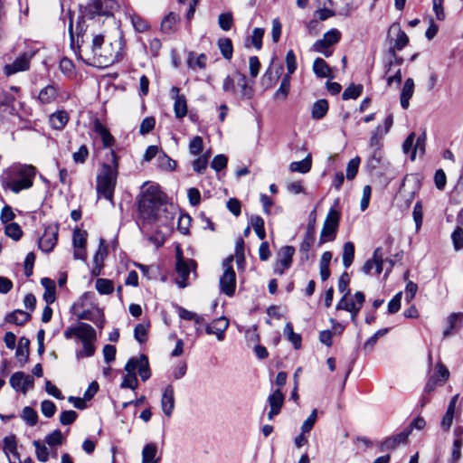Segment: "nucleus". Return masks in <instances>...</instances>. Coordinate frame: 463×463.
<instances>
[{"label":"nucleus","instance_id":"nucleus-6","mask_svg":"<svg viewBox=\"0 0 463 463\" xmlns=\"http://www.w3.org/2000/svg\"><path fill=\"white\" fill-rule=\"evenodd\" d=\"M394 266L391 259H384V252L382 247L374 250L373 259L368 260L363 266V272L368 275H378L385 269L383 278L385 279Z\"/></svg>","mask_w":463,"mask_h":463},{"label":"nucleus","instance_id":"nucleus-23","mask_svg":"<svg viewBox=\"0 0 463 463\" xmlns=\"http://www.w3.org/2000/svg\"><path fill=\"white\" fill-rule=\"evenodd\" d=\"M128 361L134 362L135 371H138V374L143 382L148 380L151 376L148 358L146 354H140L139 357H132Z\"/></svg>","mask_w":463,"mask_h":463},{"label":"nucleus","instance_id":"nucleus-24","mask_svg":"<svg viewBox=\"0 0 463 463\" xmlns=\"http://www.w3.org/2000/svg\"><path fill=\"white\" fill-rule=\"evenodd\" d=\"M269 403L270 406V411L269 412L268 418L269 420H271L274 415H277L279 413L280 409L284 402V395L280 392L279 389L274 391L269 396Z\"/></svg>","mask_w":463,"mask_h":463},{"label":"nucleus","instance_id":"nucleus-36","mask_svg":"<svg viewBox=\"0 0 463 463\" xmlns=\"http://www.w3.org/2000/svg\"><path fill=\"white\" fill-rule=\"evenodd\" d=\"M29 345L30 341L26 337L19 339L18 347L15 352V356L21 364H25L29 357Z\"/></svg>","mask_w":463,"mask_h":463},{"label":"nucleus","instance_id":"nucleus-58","mask_svg":"<svg viewBox=\"0 0 463 463\" xmlns=\"http://www.w3.org/2000/svg\"><path fill=\"white\" fill-rule=\"evenodd\" d=\"M233 19L232 13L221 14L218 17L219 26L223 31H229L232 26Z\"/></svg>","mask_w":463,"mask_h":463},{"label":"nucleus","instance_id":"nucleus-5","mask_svg":"<svg viewBox=\"0 0 463 463\" xmlns=\"http://www.w3.org/2000/svg\"><path fill=\"white\" fill-rule=\"evenodd\" d=\"M63 335L68 340L76 336L82 344V349L76 352L78 359L94 355L96 351L94 342L97 340V333L90 324L80 322L77 326H69L64 331Z\"/></svg>","mask_w":463,"mask_h":463},{"label":"nucleus","instance_id":"nucleus-47","mask_svg":"<svg viewBox=\"0 0 463 463\" xmlns=\"http://www.w3.org/2000/svg\"><path fill=\"white\" fill-rule=\"evenodd\" d=\"M250 224L256 232L257 236L263 240L266 236L265 229H264V220L260 216H251Z\"/></svg>","mask_w":463,"mask_h":463},{"label":"nucleus","instance_id":"nucleus-53","mask_svg":"<svg viewBox=\"0 0 463 463\" xmlns=\"http://www.w3.org/2000/svg\"><path fill=\"white\" fill-rule=\"evenodd\" d=\"M360 162L359 156H355L348 162L346 166V178L348 180H353L356 176Z\"/></svg>","mask_w":463,"mask_h":463},{"label":"nucleus","instance_id":"nucleus-3","mask_svg":"<svg viewBox=\"0 0 463 463\" xmlns=\"http://www.w3.org/2000/svg\"><path fill=\"white\" fill-rule=\"evenodd\" d=\"M36 168L32 165L14 164L0 175V183L4 189L14 194L30 189L33 184Z\"/></svg>","mask_w":463,"mask_h":463},{"label":"nucleus","instance_id":"nucleus-27","mask_svg":"<svg viewBox=\"0 0 463 463\" xmlns=\"http://www.w3.org/2000/svg\"><path fill=\"white\" fill-rule=\"evenodd\" d=\"M462 321L463 312L450 314L447 318L448 326L443 330V336L448 337L451 335L454 331L458 330L461 327Z\"/></svg>","mask_w":463,"mask_h":463},{"label":"nucleus","instance_id":"nucleus-18","mask_svg":"<svg viewBox=\"0 0 463 463\" xmlns=\"http://www.w3.org/2000/svg\"><path fill=\"white\" fill-rule=\"evenodd\" d=\"M171 98L174 99V111L175 118L181 119L187 114V102L184 95L180 94L178 87H172L170 90Z\"/></svg>","mask_w":463,"mask_h":463},{"label":"nucleus","instance_id":"nucleus-31","mask_svg":"<svg viewBox=\"0 0 463 463\" xmlns=\"http://www.w3.org/2000/svg\"><path fill=\"white\" fill-rule=\"evenodd\" d=\"M57 96V87L53 84H50L40 90L38 99L43 104H50L56 99Z\"/></svg>","mask_w":463,"mask_h":463},{"label":"nucleus","instance_id":"nucleus-33","mask_svg":"<svg viewBox=\"0 0 463 463\" xmlns=\"http://www.w3.org/2000/svg\"><path fill=\"white\" fill-rule=\"evenodd\" d=\"M156 454L157 446L155 443L146 444L142 449V463H159L160 458Z\"/></svg>","mask_w":463,"mask_h":463},{"label":"nucleus","instance_id":"nucleus-43","mask_svg":"<svg viewBox=\"0 0 463 463\" xmlns=\"http://www.w3.org/2000/svg\"><path fill=\"white\" fill-rule=\"evenodd\" d=\"M354 258V245L351 241H347L343 247V264L347 269L351 266Z\"/></svg>","mask_w":463,"mask_h":463},{"label":"nucleus","instance_id":"nucleus-57","mask_svg":"<svg viewBox=\"0 0 463 463\" xmlns=\"http://www.w3.org/2000/svg\"><path fill=\"white\" fill-rule=\"evenodd\" d=\"M87 241V232L80 229L73 232L72 243L73 247H85Z\"/></svg>","mask_w":463,"mask_h":463},{"label":"nucleus","instance_id":"nucleus-25","mask_svg":"<svg viewBox=\"0 0 463 463\" xmlns=\"http://www.w3.org/2000/svg\"><path fill=\"white\" fill-rule=\"evenodd\" d=\"M125 370L128 373L125 375L120 387L124 389L129 388L131 390H135L137 386V378L135 373L134 362L128 361L125 365Z\"/></svg>","mask_w":463,"mask_h":463},{"label":"nucleus","instance_id":"nucleus-37","mask_svg":"<svg viewBox=\"0 0 463 463\" xmlns=\"http://www.w3.org/2000/svg\"><path fill=\"white\" fill-rule=\"evenodd\" d=\"M31 316L28 312L23 311L21 309H16L12 313H9L5 317V321L8 323H13L17 326H22L25 322L30 319Z\"/></svg>","mask_w":463,"mask_h":463},{"label":"nucleus","instance_id":"nucleus-29","mask_svg":"<svg viewBox=\"0 0 463 463\" xmlns=\"http://www.w3.org/2000/svg\"><path fill=\"white\" fill-rule=\"evenodd\" d=\"M414 92V80L411 78H408L402 87L401 92V106L402 109H407L410 105V99Z\"/></svg>","mask_w":463,"mask_h":463},{"label":"nucleus","instance_id":"nucleus-21","mask_svg":"<svg viewBox=\"0 0 463 463\" xmlns=\"http://www.w3.org/2000/svg\"><path fill=\"white\" fill-rule=\"evenodd\" d=\"M410 434L411 430L404 429L400 433L387 438L384 441L379 443L380 450L386 451L395 449L401 443L406 442Z\"/></svg>","mask_w":463,"mask_h":463},{"label":"nucleus","instance_id":"nucleus-4","mask_svg":"<svg viewBox=\"0 0 463 463\" xmlns=\"http://www.w3.org/2000/svg\"><path fill=\"white\" fill-rule=\"evenodd\" d=\"M108 162L101 165L99 173L96 178V188L99 196H102L113 203V195L117 184L118 173V157L115 151L111 150L108 155Z\"/></svg>","mask_w":463,"mask_h":463},{"label":"nucleus","instance_id":"nucleus-49","mask_svg":"<svg viewBox=\"0 0 463 463\" xmlns=\"http://www.w3.org/2000/svg\"><path fill=\"white\" fill-rule=\"evenodd\" d=\"M129 18L134 29L137 32L144 33L149 28L147 22L138 14H132L129 15Z\"/></svg>","mask_w":463,"mask_h":463},{"label":"nucleus","instance_id":"nucleus-7","mask_svg":"<svg viewBox=\"0 0 463 463\" xmlns=\"http://www.w3.org/2000/svg\"><path fill=\"white\" fill-rule=\"evenodd\" d=\"M117 8L114 0H90L86 5L81 7L82 18L94 19L98 16H112Z\"/></svg>","mask_w":463,"mask_h":463},{"label":"nucleus","instance_id":"nucleus-16","mask_svg":"<svg viewBox=\"0 0 463 463\" xmlns=\"http://www.w3.org/2000/svg\"><path fill=\"white\" fill-rule=\"evenodd\" d=\"M34 55V52H24L17 57L14 62L5 66V72L6 75H13L19 71H24L29 69L30 61Z\"/></svg>","mask_w":463,"mask_h":463},{"label":"nucleus","instance_id":"nucleus-13","mask_svg":"<svg viewBox=\"0 0 463 463\" xmlns=\"http://www.w3.org/2000/svg\"><path fill=\"white\" fill-rule=\"evenodd\" d=\"M229 319L225 317H220L213 319L211 323H203L205 333L214 335L218 341L222 342L225 338V331L229 327Z\"/></svg>","mask_w":463,"mask_h":463},{"label":"nucleus","instance_id":"nucleus-63","mask_svg":"<svg viewBox=\"0 0 463 463\" xmlns=\"http://www.w3.org/2000/svg\"><path fill=\"white\" fill-rule=\"evenodd\" d=\"M317 409H314L311 412V414L307 417V419L303 422L302 426H301V431L303 433H307L309 432L313 426L315 425L316 423V420H317Z\"/></svg>","mask_w":463,"mask_h":463},{"label":"nucleus","instance_id":"nucleus-32","mask_svg":"<svg viewBox=\"0 0 463 463\" xmlns=\"http://www.w3.org/2000/svg\"><path fill=\"white\" fill-rule=\"evenodd\" d=\"M69 120V116L66 111L59 110L52 113L49 118V122L53 129L61 130L64 128Z\"/></svg>","mask_w":463,"mask_h":463},{"label":"nucleus","instance_id":"nucleus-42","mask_svg":"<svg viewBox=\"0 0 463 463\" xmlns=\"http://www.w3.org/2000/svg\"><path fill=\"white\" fill-rule=\"evenodd\" d=\"M453 248L456 251L463 250V222L451 233Z\"/></svg>","mask_w":463,"mask_h":463},{"label":"nucleus","instance_id":"nucleus-22","mask_svg":"<svg viewBox=\"0 0 463 463\" xmlns=\"http://www.w3.org/2000/svg\"><path fill=\"white\" fill-rule=\"evenodd\" d=\"M161 408L166 417H171L175 409V392L171 384L167 385L163 392Z\"/></svg>","mask_w":463,"mask_h":463},{"label":"nucleus","instance_id":"nucleus-14","mask_svg":"<svg viewBox=\"0 0 463 463\" xmlns=\"http://www.w3.org/2000/svg\"><path fill=\"white\" fill-rule=\"evenodd\" d=\"M195 268L196 263L194 265L186 264H179L175 265V284L179 288H186L191 286L190 280L192 279L191 273L193 272V278H195Z\"/></svg>","mask_w":463,"mask_h":463},{"label":"nucleus","instance_id":"nucleus-19","mask_svg":"<svg viewBox=\"0 0 463 463\" xmlns=\"http://www.w3.org/2000/svg\"><path fill=\"white\" fill-rule=\"evenodd\" d=\"M295 252V249L292 246H284L278 253L277 263L275 266V271L282 274L285 269H288L292 263V257Z\"/></svg>","mask_w":463,"mask_h":463},{"label":"nucleus","instance_id":"nucleus-8","mask_svg":"<svg viewBox=\"0 0 463 463\" xmlns=\"http://www.w3.org/2000/svg\"><path fill=\"white\" fill-rule=\"evenodd\" d=\"M340 220L339 213L331 208L327 213L324 222L323 228L320 232L319 244L333 241L335 239Z\"/></svg>","mask_w":463,"mask_h":463},{"label":"nucleus","instance_id":"nucleus-46","mask_svg":"<svg viewBox=\"0 0 463 463\" xmlns=\"http://www.w3.org/2000/svg\"><path fill=\"white\" fill-rule=\"evenodd\" d=\"M135 266L142 271L143 277L148 280L156 279L159 273L157 266L155 265H144L136 263Z\"/></svg>","mask_w":463,"mask_h":463},{"label":"nucleus","instance_id":"nucleus-48","mask_svg":"<svg viewBox=\"0 0 463 463\" xmlns=\"http://www.w3.org/2000/svg\"><path fill=\"white\" fill-rule=\"evenodd\" d=\"M382 133V126H377L370 138L369 146L374 151H379L382 146V139L383 137Z\"/></svg>","mask_w":463,"mask_h":463},{"label":"nucleus","instance_id":"nucleus-34","mask_svg":"<svg viewBox=\"0 0 463 463\" xmlns=\"http://www.w3.org/2000/svg\"><path fill=\"white\" fill-rule=\"evenodd\" d=\"M179 21V15L171 12L162 20L161 30L165 33H172L176 30Z\"/></svg>","mask_w":463,"mask_h":463},{"label":"nucleus","instance_id":"nucleus-15","mask_svg":"<svg viewBox=\"0 0 463 463\" xmlns=\"http://www.w3.org/2000/svg\"><path fill=\"white\" fill-rule=\"evenodd\" d=\"M9 383L15 391L25 394L29 389L33 387L34 380L33 376L25 374L24 372H16L11 376Z\"/></svg>","mask_w":463,"mask_h":463},{"label":"nucleus","instance_id":"nucleus-56","mask_svg":"<svg viewBox=\"0 0 463 463\" xmlns=\"http://www.w3.org/2000/svg\"><path fill=\"white\" fill-rule=\"evenodd\" d=\"M35 447L36 458L41 462H46L49 459V450L46 446L42 445L39 440L33 441Z\"/></svg>","mask_w":463,"mask_h":463},{"label":"nucleus","instance_id":"nucleus-30","mask_svg":"<svg viewBox=\"0 0 463 463\" xmlns=\"http://www.w3.org/2000/svg\"><path fill=\"white\" fill-rule=\"evenodd\" d=\"M175 309L183 320L194 321L195 325H203L204 323L203 317L195 312L189 311L179 305H175Z\"/></svg>","mask_w":463,"mask_h":463},{"label":"nucleus","instance_id":"nucleus-60","mask_svg":"<svg viewBox=\"0 0 463 463\" xmlns=\"http://www.w3.org/2000/svg\"><path fill=\"white\" fill-rule=\"evenodd\" d=\"M264 29L262 28H255L252 32V34L250 36V41L252 45L257 49L260 50L262 47V38L264 35Z\"/></svg>","mask_w":463,"mask_h":463},{"label":"nucleus","instance_id":"nucleus-64","mask_svg":"<svg viewBox=\"0 0 463 463\" xmlns=\"http://www.w3.org/2000/svg\"><path fill=\"white\" fill-rule=\"evenodd\" d=\"M203 150V139L201 137L196 136L193 137L189 144V151L192 155H199Z\"/></svg>","mask_w":463,"mask_h":463},{"label":"nucleus","instance_id":"nucleus-10","mask_svg":"<svg viewBox=\"0 0 463 463\" xmlns=\"http://www.w3.org/2000/svg\"><path fill=\"white\" fill-rule=\"evenodd\" d=\"M364 299L365 297L362 291H356L354 295L351 294V291H347L338 302L336 308L348 312H359Z\"/></svg>","mask_w":463,"mask_h":463},{"label":"nucleus","instance_id":"nucleus-20","mask_svg":"<svg viewBox=\"0 0 463 463\" xmlns=\"http://www.w3.org/2000/svg\"><path fill=\"white\" fill-rule=\"evenodd\" d=\"M76 317L80 320H89L94 323L98 327L102 328L104 326V314L99 307H92L91 309H85L82 311H76Z\"/></svg>","mask_w":463,"mask_h":463},{"label":"nucleus","instance_id":"nucleus-12","mask_svg":"<svg viewBox=\"0 0 463 463\" xmlns=\"http://www.w3.org/2000/svg\"><path fill=\"white\" fill-rule=\"evenodd\" d=\"M233 258H226L222 262L223 272L220 278V289H235L236 274L232 269Z\"/></svg>","mask_w":463,"mask_h":463},{"label":"nucleus","instance_id":"nucleus-35","mask_svg":"<svg viewBox=\"0 0 463 463\" xmlns=\"http://www.w3.org/2000/svg\"><path fill=\"white\" fill-rule=\"evenodd\" d=\"M313 71L319 78H333L330 67L322 58H317L314 61Z\"/></svg>","mask_w":463,"mask_h":463},{"label":"nucleus","instance_id":"nucleus-51","mask_svg":"<svg viewBox=\"0 0 463 463\" xmlns=\"http://www.w3.org/2000/svg\"><path fill=\"white\" fill-rule=\"evenodd\" d=\"M218 46L222 56L227 60H231L233 52L232 41L229 38L221 39L218 42Z\"/></svg>","mask_w":463,"mask_h":463},{"label":"nucleus","instance_id":"nucleus-52","mask_svg":"<svg viewBox=\"0 0 463 463\" xmlns=\"http://www.w3.org/2000/svg\"><path fill=\"white\" fill-rule=\"evenodd\" d=\"M206 61H207V57L203 53H201L197 56H194L193 53H191L188 58V65L192 69H195V68L204 69L206 66Z\"/></svg>","mask_w":463,"mask_h":463},{"label":"nucleus","instance_id":"nucleus-40","mask_svg":"<svg viewBox=\"0 0 463 463\" xmlns=\"http://www.w3.org/2000/svg\"><path fill=\"white\" fill-rule=\"evenodd\" d=\"M315 241V228L313 223H308L304 240L300 244V251L307 253Z\"/></svg>","mask_w":463,"mask_h":463},{"label":"nucleus","instance_id":"nucleus-44","mask_svg":"<svg viewBox=\"0 0 463 463\" xmlns=\"http://www.w3.org/2000/svg\"><path fill=\"white\" fill-rule=\"evenodd\" d=\"M290 90V76L285 75L280 82L277 91L274 93V99H286Z\"/></svg>","mask_w":463,"mask_h":463},{"label":"nucleus","instance_id":"nucleus-11","mask_svg":"<svg viewBox=\"0 0 463 463\" xmlns=\"http://www.w3.org/2000/svg\"><path fill=\"white\" fill-rule=\"evenodd\" d=\"M59 226L51 223L44 228L43 234L38 240L39 248L44 252H50L55 247L58 241Z\"/></svg>","mask_w":463,"mask_h":463},{"label":"nucleus","instance_id":"nucleus-38","mask_svg":"<svg viewBox=\"0 0 463 463\" xmlns=\"http://www.w3.org/2000/svg\"><path fill=\"white\" fill-rule=\"evenodd\" d=\"M312 165L311 156L307 155L301 161H295L289 165V170L291 172H298L301 174H307L310 171Z\"/></svg>","mask_w":463,"mask_h":463},{"label":"nucleus","instance_id":"nucleus-50","mask_svg":"<svg viewBox=\"0 0 463 463\" xmlns=\"http://www.w3.org/2000/svg\"><path fill=\"white\" fill-rule=\"evenodd\" d=\"M362 90H363V86L362 85H350L348 86L343 92L342 94V99L344 100H347V99H357L361 93H362Z\"/></svg>","mask_w":463,"mask_h":463},{"label":"nucleus","instance_id":"nucleus-54","mask_svg":"<svg viewBox=\"0 0 463 463\" xmlns=\"http://www.w3.org/2000/svg\"><path fill=\"white\" fill-rule=\"evenodd\" d=\"M22 419L29 425L34 426L38 420L37 412L31 407H24L22 412Z\"/></svg>","mask_w":463,"mask_h":463},{"label":"nucleus","instance_id":"nucleus-1","mask_svg":"<svg viewBox=\"0 0 463 463\" xmlns=\"http://www.w3.org/2000/svg\"><path fill=\"white\" fill-rule=\"evenodd\" d=\"M137 223L142 226H168L174 219V206L167 203L161 192L150 185L142 191L137 202Z\"/></svg>","mask_w":463,"mask_h":463},{"label":"nucleus","instance_id":"nucleus-62","mask_svg":"<svg viewBox=\"0 0 463 463\" xmlns=\"http://www.w3.org/2000/svg\"><path fill=\"white\" fill-rule=\"evenodd\" d=\"M41 411L45 417L51 418L56 411V405L50 400L43 401L41 403Z\"/></svg>","mask_w":463,"mask_h":463},{"label":"nucleus","instance_id":"nucleus-45","mask_svg":"<svg viewBox=\"0 0 463 463\" xmlns=\"http://www.w3.org/2000/svg\"><path fill=\"white\" fill-rule=\"evenodd\" d=\"M284 334L287 335L288 341H290L295 349H298L301 346V336L293 331V326L291 323H287L284 327Z\"/></svg>","mask_w":463,"mask_h":463},{"label":"nucleus","instance_id":"nucleus-2","mask_svg":"<svg viewBox=\"0 0 463 463\" xmlns=\"http://www.w3.org/2000/svg\"><path fill=\"white\" fill-rule=\"evenodd\" d=\"M121 50L120 40L109 42L102 33H96L90 45L79 47V55L87 64L103 68L118 61L122 58Z\"/></svg>","mask_w":463,"mask_h":463},{"label":"nucleus","instance_id":"nucleus-28","mask_svg":"<svg viewBox=\"0 0 463 463\" xmlns=\"http://www.w3.org/2000/svg\"><path fill=\"white\" fill-rule=\"evenodd\" d=\"M93 128L94 131L100 136L104 147H111L114 145V137L109 133V129L99 119L94 121Z\"/></svg>","mask_w":463,"mask_h":463},{"label":"nucleus","instance_id":"nucleus-9","mask_svg":"<svg viewBox=\"0 0 463 463\" xmlns=\"http://www.w3.org/2000/svg\"><path fill=\"white\" fill-rule=\"evenodd\" d=\"M340 39L341 33L337 29H331L324 34L322 39L314 43L312 50L329 57L332 54V52L328 51L329 47L338 43Z\"/></svg>","mask_w":463,"mask_h":463},{"label":"nucleus","instance_id":"nucleus-59","mask_svg":"<svg viewBox=\"0 0 463 463\" xmlns=\"http://www.w3.org/2000/svg\"><path fill=\"white\" fill-rule=\"evenodd\" d=\"M147 333H148L147 326L143 324H138L136 326V327L134 329L135 339L138 343L143 344L147 339Z\"/></svg>","mask_w":463,"mask_h":463},{"label":"nucleus","instance_id":"nucleus-41","mask_svg":"<svg viewBox=\"0 0 463 463\" xmlns=\"http://www.w3.org/2000/svg\"><path fill=\"white\" fill-rule=\"evenodd\" d=\"M4 443V451L7 457L12 455L13 457H16L19 461V454L17 452V445L15 436L11 435L5 437L3 439Z\"/></svg>","mask_w":463,"mask_h":463},{"label":"nucleus","instance_id":"nucleus-55","mask_svg":"<svg viewBox=\"0 0 463 463\" xmlns=\"http://www.w3.org/2000/svg\"><path fill=\"white\" fill-rule=\"evenodd\" d=\"M5 232L6 236L12 238L14 241H18L23 235L21 227L15 222L7 224L5 228Z\"/></svg>","mask_w":463,"mask_h":463},{"label":"nucleus","instance_id":"nucleus-39","mask_svg":"<svg viewBox=\"0 0 463 463\" xmlns=\"http://www.w3.org/2000/svg\"><path fill=\"white\" fill-rule=\"evenodd\" d=\"M328 111V102L326 99L316 101L311 109V116L314 119L323 118Z\"/></svg>","mask_w":463,"mask_h":463},{"label":"nucleus","instance_id":"nucleus-17","mask_svg":"<svg viewBox=\"0 0 463 463\" xmlns=\"http://www.w3.org/2000/svg\"><path fill=\"white\" fill-rule=\"evenodd\" d=\"M389 33H395L396 39L394 40L393 45L390 47L388 54L392 58H396V52L402 50L408 44L409 37L405 32L401 29L399 24H392L389 29Z\"/></svg>","mask_w":463,"mask_h":463},{"label":"nucleus","instance_id":"nucleus-61","mask_svg":"<svg viewBox=\"0 0 463 463\" xmlns=\"http://www.w3.org/2000/svg\"><path fill=\"white\" fill-rule=\"evenodd\" d=\"M463 447V442L459 440H454L452 449H451V457L449 458V463H458L461 458V449Z\"/></svg>","mask_w":463,"mask_h":463},{"label":"nucleus","instance_id":"nucleus-26","mask_svg":"<svg viewBox=\"0 0 463 463\" xmlns=\"http://www.w3.org/2000/svg\"><path fill=\"white\" fill-rule=\"evenodd\" d=\"M238 80L237 85L239 88V95L241 99H250L254 96V89L252 85L248 83L247 78L244 74L237 72Z\"/></svg>","mask_w":463,"mask_h":463}]
</instances>
